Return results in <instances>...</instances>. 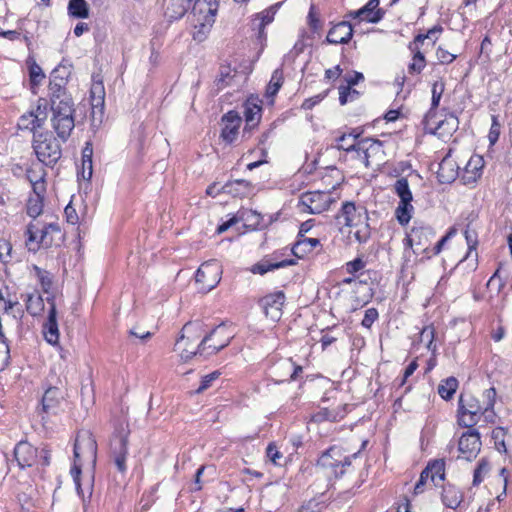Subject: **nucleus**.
I'll return each instance as SVG.
<instances>
[{
	"mask_svg": "<svg viewBox=\"0 0 512 512\" xmlns=\"http://www.w3.org/2000/svg\"><path fill=\"white\" fill-rule=\"evenodd\" d=\"M51 125L58 138L66 142L75 127V104L70 94H49Z\"/></svg>",
	"mask_w": 512,
	"mask_h": 512,
	"instance_id": "nucleus-1",
	"label": "nucleus"
},
{
	"mask_svg": "<svg viewBox=\"0 0 512 512\" xmlns=\"http://www.w3.org/2000/svg\"><path fill=\"white\" fill-rule=\"evenodd\" d=\"M232 335L226 331V326L221 323L215 327L209 334L205 335L198 344L197 350L191 351L186 347L181 349L180 357L184 361H189L193 356L204 355L206 350L208 355L216 354L230 344Z\"/></svg>",
	"mask_w": 512,
	"mask_h": 512,
	"instance_id": "nucleus-2",
	"label": "nucleus"
},
{
	"mask_svg": "<svg viewBox=\"0 0 512 512\" xmlns=\"http://www.w3.org/2000/svg\"><path fill=\"white\" fill-rule=\"evenodd\" d=\"M32 146L37 159L46 166L53 167L62 156L59 141L48 131L34 133Z\"/></svg>",
	"mask_w": 512,
	"mask_h": 512,
	"instance_id": "nucleus-3",
	"label": "nucleus"
},
{
	"mask_svg": "<svg viewBox=\"0 0 512 512\" xmlns=\"http://www.w3.org/2000/svg\"><path fill=\"white\" fill-rule=\"evenodd\" d=\"M360 451L351 455H344L341 447L331 446L321 454L317 466L323 469L328 476L339 478L345 473L346 467L351 465L352 459H355Z\"/></svg>",
	"mask_w": 512,
	"mask_h": 512,
	"instance_id": "nucleus-4",
	"label": "nucleus"
},
{
	"mask_svg": "<svg viewBox=\"0 0 512 512\" xmlns=\"http://www.w3.org/2000/svg\"><path fill=\"white\" fill-rule=\"evenodd\" d=\"M73 454V466H78L81 469L84 464H89L92 468L95 467L97 461V442L90 431L78 432Z\"/></svg>",
	"mask_w": 512,
	"mask_h": 512,
	"instance_id": "nucleus-5",
	"label": "nucleus"
},
{
	"mask_svg": "<svg viewBox=\"0 0 512 512\" xmlns=\"http://www.w3.org/2000/svg\"><path fill=\"white\" fill-rule=\"evenodd\" d=\"M14 457L20 468L33 465L45 468L50 465L51 454L45 447L39 450L27 441H20L14 448Z\"/></svg>",
	"mask_w": 512,
	"mask_h": 512,
	"instance_id": "nucleus-6",
	"label": "nucleus"
},
{
	"mask_svg": "<svg viewBox=\"0 0 512 512\" xmlns=\"http://www.w3.org/2000/svg\"><path fill=\"white\" fill-rule=\"evenodd\" d=\"M393 190L400 199L399 204L395 210L396 219L402 226L407 225L412 217V212L414 210L411 204L413 196L410 190L408 178L399 177L393 185Z\"/></svg>",
	"mask_w": 512,
	"mask_h": 512,
	"instance_id": "nucleus-7",
	"label": "nucleus"
},
{
	"mask_svg": "<svg viewBox=\"0 0 512 512\" xmlns=\"http://www.w3.org/2000/svg\"><path fill=\"white\" fill-rule=\"evenodd\" d=\"M338 150L356 152L357 158L361 160L367 168L371 166V159L378 158L384 154L382 141L369 137L360 139L357 143H352L348 146L341 144L338 146Z\"/></svg>",
	"mask_w": 512,
	"mask_h": 512,
	"instance_id": "nucleus-8",
	"label": "nucleus"
},
{
	"mask_svg": "<svg viewBox=\"0 0 512 512\" xmlns=\"http://www.w3.org/2000/svg\"><path fill=\"white\" fill-rule=\"evenodd\" d=\"M485 412L484 407L474 396L470 394L460 395L458 407V423L460 426L471 428L478 423Z\"/></svg>",
	"mask_w": 512,
	"mask_h": 512,
	"instance_id": "nucleus-9",
	"label": "nucleus"
},
{
	"mask_svg": "<svg viewBox=\"0 0 512 512\" xmlns=\"http://www.w3.org/2000/svg\"><path fill=\"white\" fill-rule=\"evenodd\" d=\"M221 267L215 260L201 264L195 274L196 284L199 285L198 290L207 293L217 286L220 282Z\"/></svg>",
	"mask_w": 512,
	"mask_h": 512,
	"instance_id": "nucleus-10",
	"label": "nucleus"
},
{
	"mask_svg": "<svg viewBox=\"0 0 512 512\" xmlns=\"http://www.w3.org/2000/svg\"><path fill=\"white\" fill-rule=\"evenodd\" d=\"M332 202L330 193L324 191H309L300 196L299 205L302 211L309 214H320L326 211Z\"/></svg>",
	"mask_w": 512,
	"mask_h": 512,
	"instance_id": "nucleus-11",
	"label": "nucleus"
},
{
	"mask_svg": "<svg viewBox=\"0 0 512 512\" xmlns=\"http://www.w3.org/2000/svg\"><path fill=\"white\" fill-rule=\"evenodd\" d=\"M336 219L339 223L343 219V225L346 227H358L368 221V213L364 206H356L354 202L346 201L342 204Z\"/></svg>",
	"mask_w": 512,
	"mask_h": 512,
	"instance_id": "nucleus-12",
	"label": "nucleus"
},
{
	"mask_svg": "<svg viewBox=\"0 0 512 512\" xmlns=\"http://www.w3.org/2000/svg\"><path fill=\"white\" fill-rule=\"evenodd\" d=\"M65 399V387L60 379L55 384L49 383L41 399L42 411L56 414Z\"/></svg>",
	"mask_w": 512,
	"mask_h": 512,
	"instance_id": "nucleus-13",
	"label": "nucleus"
},
{
	"mask_svg": "<svg viewBox=\"0 0 512 512\" xmlns=\"http://www.w3.org/2000/svg\"><path fill=\"white\" fill-rule=\"evenodd\" d=\"M481 448L480 434L476 429H469L459 439L458 449L463 457L470 461L476 457Z\"/></svg>",
	"mask_w": 512,
	"mask_h": 512,
	"instance_id": "nucleus-14",
	"label": "nucleus"
},
{
	"mask_svg": "<svg viewBox=\"0 0 512 512\" xmlns=\"http://www.w3.org/2000/svg\"><path fill=\"white\" fill-rule=\"evenodd\" d=\"M70 75L71 65L66 66L59 64L56 68H54L50 76L49 94H57V96L62 94H69L66 89V85Z\"/></svg>",
	"mask_w": 512,
	"mask_h": 512,
	"instance_id": "nucleus-15",
	"label": "nucleus"
},
{
	"mask_svg": "<svg viewBox=\"0 0 512 512\" xmlns=\"http://www.w3.org/2000/svg\"><path fill=\"white\" fill-rule=\"evenodd\" d=\"M458 126V118L453 113H449L444 119L439 121L433 118L430 125L428 127L425 126V129H429L431 134H438L440 137L444 138L451 136L458 129Z\"/></svg>",
	"mask_w": 512,
	"mask_h": 512,
	"instance_id": "nucleus-16",
	"label": "nucleus"
},
{
	"mask_svg": "<svg viewBox=\"0 0 512 512\" xmlns=\"http://www.w3.org/2000/svg\"><path fill=\"white\" fill-rule=\"evenodd\" d=\"M47 303L50 305L47 321L44 324V336L48 343L55 345L59 340V330L57 323V310L55 297H47Z\"/></svg>",
	"mask_w": 512,
	"mask_h": 512,
	"instance_id": "nucleus-17",
	"label": "nucleus"
},
{
	"mask_svg": "<svg viewBox=\"0 0 512 512\" xmlns=\"http://www.w3.org/2000/svg\"><path fill=\"white\" fill-rule=\"evenodd\" d=\"M221 121L223 123L221 138L224 142L231 144L238 135L242 119L236 111L231 110L222 116Z\"/></svg>",
	"mask_w": 512,
	"mask_h": 512,
	"instance_id": "nucleus-18",
	"label": "nucleus"
},
{
	"mask_svg": "<svg viewBox=\"0 0 512 512\" xmlns=\"http://www.w3.org/2000/svg\"><path fill=\"white\" fill-rule=\"evenodd\" d=\"M353 27L348 21L335 24L326 36L324 44H347L353 36Z\"/></svg>",
	"mask_w": 512,
	"mask_h": 512,
	"instance_id": "nucleus-19",
	"label": "nucleus"
},
{
	"mask_svg": "<svg viewBox=\"0 0 512 512\" xmlns=\"http://www.w3.org/2000/svg\"><path fill=\"white\" fill-rule=\"evenodd\" d=\"M281 2H278L267 9L257 13L255 18L252 20V26L258 30L257 38L260 41L266 39L265 27L274 20V16L281 6Z\"/></svg>",
	"mask_w": 512,
	"mask_h": 512,
	"instance_id": "nucleus-20",
	"label": "nucleus"
},
{
	"mask_svg": "<svg viewBox=\"0 0 512 512\" xmlns=\"http://www.w3.org/2000/svg\"><path fill=\"white\" fill-rule=\"evenodd\" d=\"M285 298L286 297L283 291H277L275 293L264 296L261 300V303L266 315L273 319H279Z\"/></svg>",
	"mask_w": 512,
	"mask_h": 512,
	"instance_id": "nucleus-21",
	"label": "nucleus"
},
{
	"mask_svg": "<svg viewBox=\"0 0 512 512\" xmlns=\"http://www.w3.org/2000/svg\"><path fill=\"white\" fill-rule=\"evenodd\" d=\"M47 119V112L45 109L40 113H34V110H31L27 113H24L18 120V128L21 130H29L31 132L36 133L35 131L38 128H42L45 121Z\"/></svg>",
	"mask_w": 512,
	"mask_h": 512,
	"instance_id": "nucleus-22",
	"label": "nucleus"
},
{
	"mask_svg": "<svg viewBox=\"0 0 512 512\" xmlns=\"http://www.w3.org/2000/svg\"><path fill=\"white\" fill-rule=\"evenodd\" d=\"M459 175V167L457 163L449 158L445 157L439 163V168L437 171L438 181L442 184H450L456 180Z\"/></svg>",
	"mask_w": 512,
	"mask_h": 512,
	"instance_id": "nucleus-23",
	"label": "nucleus"
},
{
	"mask_svg": "<svg viewBox=\"0 0 512 512\" xmlns=\"http://www.w3.org/2000/svg\"><path fill=\"white\" fill-rule=\"evenodd\" d=\"M483 168L482 157H472L466 164L461 180L463 184L469 185L475 183L481 176Z\"/></svg>",
	"mask_w": 512,
	"mask_h": 512,
	"instance_id": "nucleus-24",
	"label": "nucleus"
},
{
	"mask_svg": "<svg viewBox=\"0 0 512 512\" xmlns=\"http://www.w3.org/2000/svg\"><path fill=\"white\" fill-rule=\"evenodd\" d=\"M441 500L447 508L456 509L463 501V493L455 485L447 483L442 485Z\"/></svg>",
	"mask_w": 512,
	"mask_h": 512,
	"instance_id": "nucleus-25",
	"label": "nucleus"
},
{
	"mask_svg": "<svg viewBox=\"0 0 512 512\" xmlns=\"http://www.w3.org/2000/svg\"><path fill=\"white\" fill-rule=\"evenodd\" d=\"M445 84L443 81H436L432 85V99H431V107L429 111L425 114L423 119L424 126L428 127L433 118H436V109L439 106L442 94L444 92Z\"/></svg>",
	"mask_w": 512,
	"mask_h": 512,
	"instance_id": "nucleus-26",
	"label": "nucleus"
},
{
	"mask_svg": "<svg viewBox=\"0 0 512 512\" xmlns=\"http://www.w3.org/2000/svg\"><path fill=\"white\" fill-rule=\"evenodd\" d=\"M408 49L413 53L408 72L410 74H420L426 66L425 50L422 51V46L412 41L408 44Z\"/></svg>",
	"mask_w": 512,
	"mask_h": 512,
	"instance_id": "nucleus-27",
	"label": "nucleus"
},
{
	"mask_svg": "<svg viewBox=\"0 0 512 512\" xmlns=\"http://www.w3.org/2000/svg\"><path fill=\"white\" fill-rule=\"evenodd\" d=\"M296 263L297 262L294 259H285L282 261L273 262L270 259L264 258L260 262L252 266L251 272L254 274L264 275L265 273L272 271L274 269L295 265Z\"/></svg>",
	"mask_w": 512,
	"mask_h": 512,
	"instance_id": "nucleus-28",
	"label": "nucleus"
},
{
	"mask_svg": "<svg viewBox=\"0 0 512 512\" xmlns=\"http://www.w3.org/2000/svg\"><path fill=\"white\" fill-rule=\"evenodd\" d=\"M319 245L320 240L317 238L298 237V240L291 248V252L298 259H302Z\"/></svg>",
	"mask_w": 512,
	"mask_h": 512,
	"instance_id": "nucleus-29",
	"label": "nucleus"
},
{
	"mask_svg": "<svg viewBox=\"0 0 512 512\" xmlns=\"http://www.w3.org/2000/svg\"><path fill=\"white\" fill-rule=\"evenodd\" d=\"M201 329H202L201 322H198V321L187 322L183 326V328L181 330L180 337L176 341V344H175L176 349L177 350L181 349L180 345L185 339H187V341L189 343L195 342L200 337L199 332L201 331Z\"/></svg>",
	"mask_w": 512,
	"mask_h": 512,
	"instance_id": "nucleus-30",
	"label": "nucleus"
},
{
	"mask_svg": "<svg viewBox=\"0 0 512 512\" xmlns=\"http://www.w3.org/2000/svg\"><path fill=\"white\" fill-rule=\"evenodd\" d=\"M193 0H169L165 15L170 20H178L182 18L191 6Z\"/></svg>",
	"mask_w": 512,
	"mask_h": 512,
	"instance_id": "nucleus-31",
	"label": "nucleus"
},
{
	"mask_svg": "<svg viewBox=\"0 0 512 512\" xmlns=\"http://www.w3.org/2000/svg\"><path fill=\"white\" fill-rule=\"evenodd\" d=\"M430 477L431 482L434 486H439L445 479V461L444 459H436L430 461L424 468Z\"/></svg>",
	"mask_w": 512,
	"mask_h": 512,
	"instance_id": "nucleus-32",
	"label": "nucleus"
},
{
	"mask_svg": "<svg viewBox=\"0 0 512 512\" xmlns=\"http://www.w3.org/2000/svg\"><path fill=\"white\" fill-rule=\"evenodd\" d=\"M384 15V10H373L367 4L362 8L349 13V16L359 18L361 21H366L368 23H378L383 19Z\"/></svg>",
	"mask_w": 512,
	"mask_h": 512,
	"instance_id": "nucleus-33",
	"label": "nucleus"
},
{
	"mask_svg": "<svg viewBox=\"0 0 512 512\" xmlns=\"http://www.w3.org/2000/svg\"><path fill=\"white\" fill-rule=\"evenodd\" d=\"M261 110H262L261 106H259L256 103L251 102L250 100H248L245 103L244 112H243L245 121H246L245 130L253 129L258 125L260 117H261V114H260Z\"/></svg>",
	"mask_w": 512,
	"mask_h": 512,
	"instance_id": "nucleus-34",
	"label": "nucleus"
},
{
	"mask_svg": "<svg viewBox=\"0 0 512 512\" xmlns=\"http://www.w3.org/2000/svg\"><path fill=\"white\" fill-rule=\"evenodd\" d=\"M111 454L113 457L128 455V433H119L111 439Z\"/></svg>",
	"mask_w": 512,
	"mask_h": 512,
	"instance_id": "nucleus-35",
	"label": "nucleus"
},
{
	"mask_svg": "<svg viewBox=\"0 0 512 512\" xmlns=\"http://www.w3.org/2000/svg\"><path fill=\"white\" fill-rule=\"evenodd\" d=\"M434 235L435 233L430 226L413 227L411 229L410 240H415V245H418L421 248L426 249V244L429 240V237H432Z\"/></svg>",
	"mask_w": 512,
	"mask_h": 512,
	"instance_id": "nucleus-36",
	"label": "nucleus"
},
{
	"mask_svg": "<svg viewBox=\"0 0 512 512\" xmlns=\"http://www.w3.org/2000/svg\"><path fill=\"white\" fill-rule=\"evenodd\" d=\"M68 15L77 19L89 17V6L85 0H70L67 7Z\"/></svg>",
	"mask_w": 512,
	"mask_h": 512,
	"instance_id": "nucleus-37",
	"label": "nucleus"
},
{
	"mask_svg": "<svg viewBox=\"0 0 512 512\" xmlns=\"http://www.w3.org/2000/svg\"><path fill=\"white\" fill-rule=\"evenodd\" d=\"M279 369H284L287 372L289 381L296 380L299 373L303 371L302 366L296 365L291 359H285L277 363L273 368V374L279 375Z\"/></svg>",
	"mask_w": 512,
	"mask_h": 512,
	"instance_id": "nucleus-38",
	"label": "nucleus"
},
{
	"mask_svg": "<svg viewBox=\"0 0 512 512\" xmlns=\"http://www.w3.org/2000/svg\"><path fill=\"white\" fill-rule=\"evenodd\" d=\"M29 78L32 93L36 94V88L45 79V74L42 68L35 62V60L28 59Z\"/></svg>",
	"mask_w": 512,
	"mask_h": 512,
	"instance_id": "nucleus-39",
	"label": "nucleus"
},
{
	"mask_svg": "<svg viewBox=\"0 0 512 512\" xmlns=\"http://www.w3.org/2000/svg\"><path fill=\"white\" fill-rule=\"evenodd\" d=\"M458 388V380L451 376L441 381L438 386V394L444 400H450Z\"/></svg>",
	"mask_w": 512,
	"mask_h": 512,
	"instance_id": "nucleus-40",
	"label": "nucleus"
},
{
	"mask_svg": "<svg viewBox=\"0 0 512 512\" xmlns=\"http://www.w3.org/2000/svg\"><path fill=\"white\" fill-rule=\"evenodd\" d=\"M283 70L278 68L272 73L271 79L266 88V97L273 98L283 85Z\"/></svg>",
	"mask_w": 512,
	"mask_h": 512,
	"instance_id": "nucleus-41",
	"label": "nucleus"
},
{
	"mask_svg": "<svg viewBox=\"0 0 512 512\" xmlns=\"http://www.w3.org/2000/svg\"><path fill=\"white\" fill-rule=\"evenodd\" d=\"M443 28L439 25H436L434 27H432L431 29H429L426 33H419L417 34L413 41L414 43L420 45V46H424L425 45V40H429L431 41V46H434L437 39H438V34H440L442 32Z\"/></svg>",
	"mask_w": 512,
	"mask_h": 512,
	"instance_id": "nucleus-42",
	"label": "nucleus"
},
{
	"mask_svg": "<svg viewBox=\"0 0 512 512\" xmlns=\"http://www.w3.org/2000/svg\"><path fill=\"white\" fill-rule=\"evenodd\" d=\"M26 311L32 315H38L44 308L43 299L40 295L27 294L25 296Z\"/></svg>",
	"mask_w": 512,
	"mask_h": 512,
	"instance_id": "nucleus-43",
	"label": "nucleus"
},
{
	"mask_svg": "<svg viewBox=\"0 0 512 512\" xmlns=\"http://www.w3.org/2000/svg\"><path fill=\"white\" fill-rule=\"evenodd\" d=\"M27 214L32 217H38L43 211V197L40 193L37 196L30 197L26 205Z\"/></svg>",
	"mask_w": 512,
	"mask_h": 512,
	"instance_id": "nucleus-44",
	"label": "nucleus"
},
{
	"mask_svg": "<svg viewBox=\"0 0 512 512\" xmlns=\"http://www.w3.org/2000/svg\"><path fill=\"white\" fill-rule=\"evenodd\" d=\"M33 270L35 272L37 279L40 282V285H41L43 291L45 293H49V291L52 287V284H53L52 276H51L50 272L38 267L37 265H33Z\"/></svg>",
	"mask_w": 512,
	"mask_h": 512,
	"instance_id": "nucleus-45",
	"label": "nucleus"
},
{
	"mask_svg": "<svg viewBox=\"0 0 512 512\" xmlns=\"http://www.w3.org/2000/svg\"><path fill=\"white\" fill-rule=\"evenodd\" d=\"M434 328L432 326L424 327L420 332V342L424 343L428 350L435 352L436 345L434 344Z\"/></svg>",
	"mask_w": 512,
	"mask_h": 512,
	"instance_id": "nucleus-46",
	"label": "nucleus"
},
{
	"mask_svg": "<svg viewBox=\"0 0 512 512\" xmlns=\"http://www.w3.org/2000/svg\"><path fill=\"white\" fill-rule=\"evenodd\" d=\"M465 240L467 242L468 251L467 257L470 258L472 256V252H477L476 248L478 245V236L475 230L470 229L469 225H467L464 231Z\"/></svg>",
	"mask_w": 512,
	"mask_h": 512,
	"instance_id": "nucleus-47",
	"label": "nucleus"
},
{
	"mask_svg": "<svg viewBox=\"0 0 512 512\" xmlns=\"http://www.w3.org/2000/svg\"><path fill=\"white\" fill-rule=\"evenodd\" d=\"M40 243L50 246L52 245V239H48L50 233H61V229L58 223H49L45 225L41 230Z\"/></svg>",
	"mask_w": 512,
	"mask_h": 512,
	"instance_id": "nucleus-48",
	"label": "nucleus"
},
{
	"mask_svg": "<svg viewBox=\"0 0 512 512\" xmlns=\"http://www.w3.org/2000/svg\"><path fill=\"white\" fill-rule=\"evenodd\" d=\"M232 69L228 65H222L219 69L218 77L215 81L218 89H223L228 84V79H231Z\"/></svg>",
	"mask_w": 512,
	"mask_h": 512,
	"instance_id": "nucleus-49",
	"label": "nucleus"
},
{
	"mask_svg": "<svg viewBox=\"0 0 512 512\" xmlns=\"http://www.w3.org/2000/svg\"><path fill=\"white\" fill-rule=\"evenodd\" d=\"M92 148L90 144L87 143V146L83 149L82 154V177H85V167H88V178L92 177Z\"/></svg>",
	"mask_w": 512,
	"mask_h": 512,
	"instance_id": "nucleus-50",
	"label": "nucleus"
},
{
	"mask_svg": "<svg viewBox=\"0 0 512 512\" xmlns=\"http://www.w3.org/2000/svg\"><path fill=\"white\" fill-rule=\"evenodd\" d=\"M307 23L311 29L312 32L317 33L321 27V20L319 18V14L316 11L315 5H311L309 9V13L307 16Z\"/></svg>",
	"mask_w": 512,
	"mask_h": 512,
	"instance_id": "nucleus-51",
	"label": "nucleus"
},
{
	"mask_svg": "<svg viewBox=\"0 0 512 512\" xmlns=\"http://www.w3.org/2000/svg\"><path fill=\"white\" fill-rule=\"evenodd\" d=\"M492 123L488 134L489 143L491 146L495 145L501 133V124L497 115H492Z\"/></svg>",
	"mask_w": 512,
	"mask_h": 512,
	"instance_id": "nucleus-52",
	"label": "nucleus"
},
{
	"mask_svg": "<svg viewBox=\"0 0 512 512\" xmlns=\"http://www.w3.org/2000/svg\"><path fill=\"white\" fill-rule=\"evenodd\" d=\"M406 171H409V174L406 176L407 178L412 176L420 177L417 171L412 170V166L408 161H400L393 169V175L399 178L402 177L401 175Z\"/></svg>",
	"mask_w": 512,
	"mask_h": 512,
	"instance_id": "nucleus-53",
	"label": "nucleus"
},
{
	"mask_svg": "<svg viewBox=\"0 0 512 512\" xmlns=\"http://www.w3.org/2000/svg\"><path fill=\"white\" fill-rule=\"evenodd\" d=\"M325 507V503L317 498H312L305 502L300 508L299 512H321Z\"/></svg>",
	"mask_w": 512,
	"mask_h": 512,
	"instance_id": "nucleus-54",
	"label": "nucleus"
},
{
	"mask_svg": "<svg viewBox=\"0 0 512 512\" xmlns=\"http://www.w3.org/2000/svg\"><path fill=\"white\" fill-rule=\"evenodd\" d=\"M489 470V462L486 459H481L476 469L474 470L473 475V485H479L483 481L482 474L487 473Z\"/></svg>",
	"mask_w": 512,
	"mask_h": 512,
	"instance_id": "nucleus-55",
	"label": "nucleus"
},
{
	"mask_svg": "<svg viewBox=\"0 0 512 512\" xmlns=\"http://www.w3.org/2000/svg\"><path fill=\"white\" fill-rule=\"evenodd\" d=\"M104 94H105L104 87L101 82L94 84L92 86L91 97H92L93 102H95V103H93L94 107L104 104Z\"/></svg>",
	"mask_w": 512,
	"mask_h": 512,
	"instance_id": "nucleus-56",
	"label": "nucleus"
},
{
	"mask_svg": "<svg viewBox=\"0 0 512 512\" xmlns=\"http://www.w3.org/2000/svg\"><path fill=\"white\" fill-rule=\"evenodd\" d=\"M10 359L8 340H0V372L5 369Z\"/></svg>",
	"mask_w": 512,
	"mask_h": 512,
	"instance_id": "nucleus-57",
	"label": "nucleus"
},
{
	"mask_svg": "<svg viewBox=\"0 0 512 512\" xmlns=\"http://www.w3.org/2000/svg\"><path fill=\"white\" fill-rule=\"evenodd\" d=\"M436 57L438 59L439 64L444 65L452 63L457 56L453 53H450L442 46H438V48L436 49Z\"/></svg>",
	"mask_w": 512,
	"mask_h": 512,
	"instance_id": "nucleus-58",
	"label": "nucleus"
},
{
	"mask_svg": "<svg viewBox=\"0 0 512 512\" xmlns=\"http://www.w3.org/2000/svg\"><path fill=\"white\" fill-rule=\"evenodd\" d=\"M220 376V372L214 371L202 377L200 386L197 388L196 393H202L211 386V383Z\"/></svg>",
	"mask_w": 512,
	"mask_h": 512,
	"instance_id": "nucleus-59",
	"label": "nucleus"
},
{
	"mask_svg": "<svg viewBox=\"0 0 512 512\" xmlns=\"http://www.w3.org/2000/svg\"><path fill=\"white\" fill-rule=\"evenodd\" d=\"M466 263V269L468 272H473L478 267V253L472 252V256L470 258L467 257V254L465 257L458 263L457 267H460Z\"/></svg>",
	"mask_w": 512,
	"mask_h": 512,
	"instance_id": "nucleus-60",
	"label": "nucleus"
},
{
	"mask_svg": "<svg viewBox=\"0 0 512 512\" xmlns=\"http://www.w3.org/2000/svg\"><path fill=\"white\" fill-rule=\"evenodd\" d=\"M379 314L376 308H369L365 311L364 318L361 322L365 328H370L372 324L378 319Z\"/></svg>",
	"mask_w": 512,
	"mask_h": 512,
	"instance_id": "nucleus-61",
	"label": "nucleus"
},
{
	"mask_svg": "<svg viewBox=\"0 0 512 512\" xmlns=\"http://www.w3.org/2000/svg\"><path fill=\"white\" fill-rule=\"evenodd\" d=\"M354 236L359 243H365L370 238L368 221L360 225V228L355 231Z\"/></svg>",
	"mask_w": 512,
	"mask_h": 512,
	"instance_id": "nucleus-62",
	"label": "nucleus"
},
{
	"mask_svg": "<svg viewBox=\"0 0 512 512\" xmlns=\"http://www.w3.org/2000/svg\"><path fill=\"white\" fill-rule=\"evenodd\" d=\"M484 397L486 399V406L484 407V411L492 410L496 401V389L491 387L485 390Z\"/></svg>",
	"mask_w": 512,
	"mask_h": 512,
	"instance_id": "nucleus-63",
	"label": "nucleus"
},
{
	"mask_svg": "<svg viewBox=\"0 0 512 512\" xmlns=\"http://www.w3.org/2000/svg\"><path fill=\"white\" fill-rule=\"evenodd\" d=\"M266 455L272 463L278 465V460L282 458V454L278 451V448L274 443H270L266 448Z\"/></svg>",
	"mask_w": 512,
	"mask_h": 512,
	"instance_id": "nucleus-64",
	"label": "nucleus"
}]
</instances>
